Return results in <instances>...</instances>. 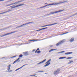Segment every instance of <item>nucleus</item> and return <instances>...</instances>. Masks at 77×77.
Returning a JSON list of instances; mask_svg holds the SVG:
<instances>
[{"label": "nucleus", "instance_id": "obj_1", "mask_svg": "<svg viewBox=\"0 0 77 77\" xmlns=\"http://www.w3.org/2000/svg\"><path fill=\"white\" fill-rule=\"evenodd\" d=\"M68 2V1H64L63 2L58 3H55V4L52 3V4H49L45 6H43V7H41L40 8H45L46 7H47V6H51L53 5H60V4H61V3H66V2Z\"/></svg>", "mask_w": 77, "mask_h": 77}, {"label": "nucleus", "instance_id": "obj_2", "mask_svg": "<svg viewBox=\"0 0 77 77\" xmlns=\"http://www.w3.org/2000/svg\"><path fill=\"white\" fill-rule=\"evenodd\" d=\"M62 11H63V10H59L54 12H51L49 14L45 15L44 17H45V16L50 15H51V14H56V13H58V12H62Z\"/></svg>", "mask_w": 77, "mask_h": 77}, {"label": "nucleus", "instance_id": "obj_3", "mask_svg": "<svg viewBox=\"0 0 77 77\" xmlns=\"http://www.w3.org/2000/svg\"><path fill=\"white\" fill-rule=\"evenodd\" d=\"M23 5H24V4H20V5H17L16 6H15V5H13V6L10 7V8H11V9H14V8H17V7H19V6H23Z\"/></svg>", "mask_w": 77, "mask_h": 77}, {"label": "nucleus", "instance_id": "obj_4", "mask_svg": "<svg viewBox=\"0 0 77 77\" xmlns=\"http://www.w3.org/2000/svg\"><path fill=\"white\" fill-rule=\"evenodd\" d=\"M65 39H63L59 42L58 43L56 44V46H59V45H60L62 44H63V42H65Z\"/></svg>", "mask_w": 77, "mask_h": 77}, {"label": "nucleus", "instance_id": "obj_5", "mask_svg": "<svg viewBox=\"0 0 77 77\" xmlns=\"http://www.w3.org/2000/svg\"><path fill=\"white\" fill-rule=\"evenodd\" d=\"M51 60V59H50L47 62H46L45 63L46 64L44 66L45 67H46V66H48L51 63H49L50 62Z\"/></svg>", "mask_w": 77, "mask_h": 77}, {"label": "nucleus", "instance_id": "obj_6", "mask_svg": "<svg viewBox=\"0 0 77 77\" xmlns=\"http://www.w3.org/2000/svg\"><path fill=\"white\" fill-rule=\"evenodd\" d=\"M59 71H60V69H58L56 71H54V75H57L59 74Z\"/></svg>", "mask_w": 77, "mask_h": 77}, {"label": "nucleus", "instance_id": "obj_7", "mask_svg": "<svg viewBox=\"0 0 77 77\" xmlns=\"http://www.w3.org/2000/svg\"><path fill=\"white\" fill-rule=\"evenodd\" d=\"M32 23V22H29L28 23H27L23 24L19 26H17V28L21 27H23V26H25V25H27V24H30V23Z\"/></svg>", "mask_w": 77, "mask_h": 77}, {"label": "nucleus", "instance_id": "obj_8", "mask_svg": "<svg viewBox=\"0 0 77 77\" xmlns=\"http://www.w3.org/2000/svg\"><path fill=\"white\" fill-rule=\"evenodd\" d=\"M15 32H16V31H14V32H10L9 33L6 34L5 35H3L2 36H1V37H3V36H6V35H10V34H12V33H15Z\"/></svg>", "mask_w": 77, "mask_h": 77}, {"label": "nucleus", "instance_id": "obj_9", "mask_svg": "<svg viewBox=\"0 0 77 77\" xmlns=\"http://www.w3.org/2000/svg\"><path fill=\"white\" fill-rule=\"evenodd\" d=\"M12 11V10H8L6 11H5V12H3V13H0V15H1V14H5V13H7V12H10V11Z\"/></svg>", "mask_w": 77, "mask_h": 77}, {"label": "nucleus", "instance_id": "obj_10", "mask_svg": "<svg viewBox=\"0 0 77 77\" xmlns=\"http://www.w3.org/2000/svg\"><path fill=\"white\" fill-rule=\"evenodd\" d=\"M23 54L24 56H27V55H29V53H28V52H23Z\"/></svg>", "mask_w": 77, "mask_h": 77}, {"label": "nucleus", "instance_id": "obj_11", "mask_svg": "<svg viewBox=\"0 0 77 77\" xmlns=\"http://www.w3.org/2000/svg\"><path fill=\"white\" fill-rule=\"evenodd\" d=\"M46 59H45L44 60H43L42 61L39 63H38L37 64V65H39V64H41V63H44V62H45V61H46Z\"/></svg>", "mask_w": 77, "mask_h": 77}, {"label": "nucleus", "instance_id": "obj_12", "mask_svg": "<svg viewBox=\"0 0 77 77\" xmlns=\"http://www.w3.org/2000/svg\"><path fill=\"white\" fill-rule=\"evenodd\" d=\"M73 53L72 52H67L65 54L66 55H67L68 54H72Z\"/></svg>", "mask_w": 77, "mask_h": 77}, {"label": "nucleus", "instance_id": "obj_13", "mask_svg": "<svg viewBox=\"0 0 77 77\" xmlns=\"http://www.w3.org/2000/svg\"><path fill=\"white\" fill-rule=\"evenodd\" d=\"M74 41V38H72L69 40V41L70 42H73Z\"/></svg>", "mask_w": 77, "mask_h": 77}, {"label": "nucleus", "instance_id": "obj_14", "mask_svg": "<svg viewBox=\"0 0 77 77\" xmlns=\"http://www.w3.org/2000/svg\"><path fill=\"white\" fill-rule=\"evenodd\" d=\"M11 64H10L7 67H8V71H9L10 70V68H11Z\"/></svg>", "mask_w": 77, "mask_h": 77}, {"label": "nucleus", "instance_id": "obj_15", "mask_svg": "<svg viewBox=\"0 0 77 77\" xmlns=\"http://www.w3.org/2000/svg\"><path fill=\"white\" fill-rule=\"evenodd\" d=\"M65 58H66V57H61L59 58V59H65Z\"/></svg>", "mask_w": 77, "mask_h": 77}, {"label": "nucleus", "instance_id": "obj_16", "mask_svg": "<svg viewBox=\"0 0 77 77\" xmlns=\"http://www.w3.org/2000/svg\"><path fill=\"white\" fill-rule=\"evenodd\" d=\"M57 50V49H53L50 50L49 51V52H51V51H54V50Z\"/></svg>", "mask_w": 77, "mask_h": 77}, {"label": "nucleus", "instance_id": "obj_17", "mask_svg": "<svg viewBox=\"0 0 77 77\" xmlns=\"http://www.w3.org/2000/svg\"><path fill=\"white\" fill-rule=\"evenodd\" d=\"M20 57L18 58V59L16 60V61L17 63L20 62V61L19 60H20Z\"/></svg>", "mask_w": 77, "mask_h": 77}, {"label": "nucleus", "instance_id": "obj_18", "mask_svg": "<svg viewBox=\"0 0 77 77\" xmlns=\"http://www.w3.org/2000/svg\"><path fill=\"white\" fill-rule=\"evenodd\" d=\"M65 52V51H62L61 52H59L56 53L57 54H59V53L61 54V53H64V52Z\"/></svg>", "mask_w": 77, "mask_h": 77}, {"label": "nucleus", "instance_id": "obj_19", "mask_svg": "<svg viewBox=\"0 0 77 77\" xmlns=\"http://www.w3.org/2000/svg\"><path fill=\"white\" fill-rule=\"evenodd\" d=\"M23 2V1H20L17 2H15V3L16 4H18V3H20V2Z\"/></svg>", "mask_w": 77, "mask_h": 77}, {"label": "nucleus", "instance_id": "obj_20", "mask_svg": "<svg viewBox=\"0 0 77 77\" xmlns=\"http://www.w3.org/2000/svg\"><path fill=\"white\" fill-rule=\"evenodd\" d=\"M38 40H35V39H33V40H29L28 41L29 42H30L31 41H38Z\"/></svg>", "mask_w": 77, "mask_h": 77}, {"label": "nucleus", "instance_id": "obj_21", "mask_svg": "<svg viewBox=\"0 0 77 77\" xmlns=\"http://www.w3.org/2000/svg\"><path fill=\"white\" fill-rule=\"evenodd\" d=\"M13 4H8V5H6V6H11V5H13Z\"/></svg>", "mask_w": 77, "mask_h": 77}, {"label": "nucleus", "instance_id": "obj_22", "mask_svg": "<svg viewBox=\"0 0 77 77\" xmlns=\"http://www.w3.org/2000/svg\"><path fill=\"white\" fill-rule=\"evenodd\" d=\"M73 62V61L72 60L71 61H70L68 63V64H70L71 63Z\"/></svg>", "mask_w": 77, "mask_h": 77}, {"label": "nucleus", "instance_id": "obj_23", "mask_svg": "<svg viewBox=\"0 0 77 77\" xmlns=\"http://www.w3.org/2000/svg\"><path fill=\"white\" fill-rule=\"evenodd\" d=\"M77 15V13H76L75 14H73L72 15L70 16V17H73V16H74L75 15Z\"/></svg>", "mask_w": 77, "mask_h": 77}, {"label": "nucleus", "instance_id": "obj_24", "mask_svg": "<svg viewBox=\"0 0 77 77\" xmlns=\"http://www.w3.org/2000/svg\"><path fill=\"white\" fill-rule=\"evenodd\" d=\"M72 59V57H68L67 58H66V59Z\"/></svg>", "mask_w": 77, "mask_h": 77}, {"label": "nucleus", "instance_id": "obj_25", "mask_svg": "<svg viewBox=\"0 0 77 77\" xmlns=\"http://www.w3.org/2000/svg\"><path fill=\"white\" fill-rule=\"evenodd\" d=\"M44 72V71H38L37 72Z\"/></svg>", "mask_w": 77, "mask_h": 77}, {"label": "nucleus", "instance_id": "obj_26", "mask_svg": "<svg viewBox=\"0 0 77 77\" xmlns=\"http://www.w3.org/2000/svg\"><path fill=\"white\" fill-rule=\"evenodd\" d=\"M37 53H38V54H39V53H41V51H37Z\"/></svg>", "mask_w": 77, "mask_h": 77}, {"label": "nucleus", "instance_id": "obj_27", "mask_svg": "<svg viewBox=\"0 0 77 77\" xmlns=\"http://www.w3.org/2000/svg\"><path fill=\"white\" fill-rule=\"evenodd\" d=\"M19 57H23V55H22V54H20V55L19 56Z\"/></svg>", "mask_w": 77, "mask_h": 77}, {"label": "nucleus", "instance_id": "obj_28", "mask_svg": "<svg viewBox=\"0 0 77 77\" xmlns=\"http://www.w3.org/2000/svg\"><path fill=\"white\" fill-rule=\"evenodd\" d=\"M66 33H68V32H65L61 34V35H65V34H66Z\"/></svg>", "mask_w": 77, "mask_h": 77}, {"label": "nucleus", "instance_id": "obj_29", "mask_svg": "<svg viewBox=\"0 0 77 77\" xmlns=\"http://www.w3.org/2000/svg\"><path fill=\"white\" fill-rule=\"evenodd\" d=\"M46 26H47V25H45L43 26H42L41 27H46Z\"/></svg>", "mask_w": 77, "mask_h": 77}, {"label": "nucleus", "instance_id": "obj_30", "mask_svg": "<svg viewBox=\"0 0 77 77\" xmlns=\"http://www.w3.org/2000/svg\"><path fill=\"white\" fill-rule=\"evenodd\" d=\"M52 24L53 26V25H55L56 24H57V23H53V24Z\"/></svg>", "mask_w": 77, "mask_h": 77}, {"label": "nucleus", "instance_id": "obj_31", "mask_svg": "<svg viewBox=\"0 0 77 77\" xmlns=\"http://www.w3.org/2000/svg\"><path fill=\"white\" fill-rule=\"evenodd\" d=\"M17 56H15L13 57H12L11 58H14V57H16Z\"/></svg>", "mask_w": 77, "mask_h": 77}, {"label": "nucleus", "instance_id": "obj_32", "mask_svg": "<svg viewBox=\"0 0 77 77\" xmlns=\"http://www.w3.org/2000/svg\"><path fill=\"white\" fill-rule=\"evenodd\" d=\"M52 26V24L47 25V26Z\"/></svg>", "mask_w": 77, "mask_h": 77}, {"label": "nucleus", "instance_id": "obj_33", "mask_svg": "<svg viewBox=\"0 0 77 77\" xmlns=\"http://www.w3.org/2000/svg\"><path fill=\"white\" fill-rule=\"evenodd\" d=\"M17 62V61H16V60L13 63V64H14V63H16Z\"/></svg>", "mask_w": 77, "mask_h": 77}, {"label": "nucleus", "instance_id": "obj_34", "mask_svg": "<svg viewBox=\"0 0 77 77\" xmlns=\"http://www.w3.org/2000/svg\"><path fill=\"white\" fill-rule=\"evenodd\" d=\"M41 30H42L41 29L36 30V31H41Z\"/></svg>", "mask_w": 77, "mask_h": 77}, {"label": "nucleus", "instance_id": "obj_35", "mask_svg": "<svg viewBox=\"0 0 77 77\" xmlns=\"http://www.w3.org/2000/svg\"><path fill=\"white\" fill-rule=\"evenodd\" d=\"M41 29V30H44V29H45V28H42V29Z\"/></svg>", "mask_w": 77, "mask_h": 77}, {"label": "nucleus", "instance_id": "obj_36", "mask_svg": "<svg viewBox=\"0 0 77 77\" xmlns=\"http://www.w3.org/2000/svg\"><path fill=\"white\" fill-rule=\"evenodd\" d=\"M35 75H36V74L32 75V76H35Z\"/></svg>", "mask_w": 77, "mask_h": 77}, {"label": "nucleus", "instance_id": "obj_37", "mask_svg": "<svg viewBox=\"0 0 77 77\" xmlns=\"http://www.w3.org/2000/svg\"><path fill=\"white\" fill-rule=\"evenodd\" d=\"M35 51V49H34L32 50V52H33V51Z\"/></svg>", "mask_w": 77, "mask_h": 77}, {"label": "nucleus", "instance_id": "obj_38", "mask_svg": "<svg viewBox=\"0 0 77 77\" xmlns=\"http://www.w3.org/2000/svg\"><path fill=\"white\" fill-rule=\"evenodd\" d=\"M11 4H13V5H15V2L12 3Z\"/></svg>", "mask_w": 77, "mask_h": 77}, {"label": "nucleus", "instance_id": "obj_39", "mask_svg": "<svg viewBox=\"0 0 77 77\" xmlns=\"http://www.w3.org/2000/svg\"><path fill=\"white\" fill-rule=\"evenodd\" d=\"M39 50V48H38L36 50H37V51H38V50Z\"/></svg>", "mask_w": 77, "mask_h": 77}, {"label": "nucleus", "instance_id": "obj_40", "mask_svg": "<svg viewBox=\"0 0 77 77\" xmlns=\"http://www.w3.org/2000/svg\"><path fill=\"white\" fill-rule=\"evenodd\" d=\"M37 50H36L35 51V53H37Z\"/></svg>", "mask_w": 77, "mask_h": 77}, {"label": "nucleus", "instance_id": "obj_41", "mask_svg": "<svg viewBox=\"0 0 77 77\" xmlns=\"http://www.w3.org/2000/svg\"><path fill=\"white\" fill-rule=\"evenodd\" d=\"M12 70H10V71H9V72H12Z\"/></svg>", "mask_w": 77, "mask_h": 77}, {"label": "nucleus", "instance_id": "obj_42", "mask_svg": "<svg viewBox=\"0 0 77 77\" xmlns=\"http://www.w3.org/2000/svg\"><path fill=\"white\" fill-rule=\"evenodd\" d=\"M5 0H0V2H1V1H4Z\"/></svg>", "mask_w": 77, "mask_h": 77}, {"label": "nucleus", "instance_id": "obj_43", "mask_svg": "<svg viewBox=\"0 0 77 77\" xmlns=\"http://www.w3.org/2000/svg\"><path fill=\"white\" fill-rule=\"evenodd\" d=\"M18 69H17L15 70V71H18Z\"/></svg>", "mask_w": 77, "mask_h": 77}, {"label": "nucleus", "instance_id": "obj_44", "mask_svg": "<svg viewBox=\"0 0 77 77\" xmlns=\"http://www.w3.org/2000/svg\"><path fill=\"white\" fill-rule=\"evenodd\" d=\"M23 66H24V65L23 66H22V67H21V68H23Z\"/></svg>", "mask_w": 77, "mask_h": 77}, {"label": "nucleus", "instance_id": "obj_45", "mask_svg": "<svg viewBox=\"0 0 77 77\" xmlns=\"http://www.w3.org/2000/svg\"><path fill=\"white\" fill-rule=\"evenodd\" d=\"M21 68H22V67H21L19 68V69H21Z\"/></svg>", "mask_w": 77, "mask_h": 77}, {"label": "nucleus", "instance_id": "obj_46", "mask_svg": "<svg viewBox=\"0 0 77 77\" xmlns=\"http://www.w3.org/2000/svg\"><path fill=\"white\" fill-rule=\"evenodd\" d=\"M47 3H45L44 4H45V5H47Z\"/></svg>", "mask_w": 77, "mask_h": 77}, {"label": "nucleus", "instance_id": "obj_47", "mask_svg": "<svg viewBox=\"0 0 77 77\" xmlns=\"http://www.w3.org/2000/svg\"><path fill=\"white\" fill-rule=\"evenodd\" d=\"M27 64H25V65H23L24 66H26V65Z\"/></svg>", "mask_w": 77, "mask_h": 77}, {"label": "nucleus", "instance_id": "obj_48", "mask_svg": "<svg viewBox=\"0 0 77 77\" xmlns=\"http://www.w3.org/2000/svg\"><path fill=\"white\" fill-rule=\"evenodd\" d=\"M30 76H33V75H30Z\"/></svg>", "mask_w": 77, "mask_h": 77}, {"label": "nucleus", "instance_id": "obj_49", "mask_svg": "<svg viewBox=\"0 0 77 77\" xmlns=\"http://www.w3.org/2000/svg\"><path fill=\"white\" fill-rule=\"evenodd\" d=\"M48 28H47V27H46V28H45V29H47Z\"/></svg>", "mask_w": 77, "mask_h": 77}, {"label": "nucleus", "instance_id": "obj_50", "mask_svg": "<svg viewBox=\"0 0 77 77\" xmlns=\"http://www.w3.org/2000/svg\"><path fill=\"white\" fill-rule=\"evenodd\" d=\"M18 69V70H19V69H19L18 68V69Z\"/></svg>", "mask_w": 77, "mask_h": 77}, {"label": "nucleus", "instance_id": "obj_51", "mask_svg": "<svg viewBox=\"0 0 77 77\" xmlns=\"http://www.w3.org/2000/svg\"><path fill=\"white\" fill-rule=\"evenodd\" d=\"M22 45V44H21L20 45Z\"/></svg>", "mask_w": 77, "mask_h": 77}, {"label": "nucleus", "instance_id": "obj_52", "mask_svg": "<svg viewBox=\"0 0 77 77\" xmlns=\"http://www.w3.org/2000/svg\"><path fill=\"white\" fill-rule=\"evenodd\" d=\"M45 74H46V73H45Z\"/></svg>", "mask_w": 77, "mask_h": 77}, {"label": "nucleus", "instance_id": "obj_53", "mask_svg": "<svg viewBox=\"0 0 77 77\" xmlns=\"http://www.w3.org/2000/svg\"><path fill=\"white\" fill-rule=\"evenodd\" d=\"M45 74H46V73H45Z\"/></svg>", "mask_w": 77, "mask_h": 77}]
</instances>
